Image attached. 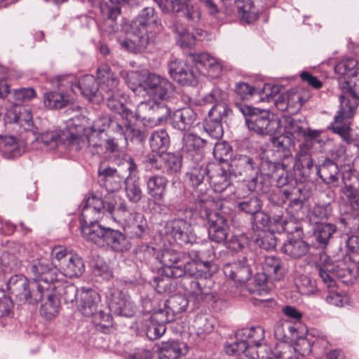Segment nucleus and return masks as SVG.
Instances as JSON below:
<instances>
[{
    "mask_svg": "<svg viewBox=\"0 0 359 359\" xmlns=\"http://www.w3.org/2000/svg\"><path fill=\"white\" fill-rule=\"evenodd\" d=\"M44 262L37 265L34 272H29L31 280L22 274L12 276L7 283L9 292L20 304H36L43 298V283L49 285L60 300L62 299L65 303H73L78 299L80 290L74 284L60 278L56 270L46 261Z\"/></svg>",
    "mask_w": 359,
    "mask_h": 359,
    "instance_id": "f257e3e1",
    "label": "nucleus"
},
{
    "mask_svg": "<svg viewBox=\"0 0 359 359\" xmlns=\"http://www.w3.org/2000/svg\"><path fill=\"white\" fill-rule=\"evenodd\" d=\"M307 143H302L296 155L294 170L304 182H313L320 177L325 184L337 187L339 183V169L337 163L325 158L320 165H314Z\"/></svg>",
    "mask_w": 359,
    "mask_h": 359,
    "instance_id": "f03ea898",
    "label": "nucleus"
},
{
    "mask_svg": "<svg viewBox=\"0 0 359 359\" xmlns=\"http://www.w3.org/2000/svg\"><path fill=\"white\" fill-rule=\"evenodd\" d=\"M51 260L46 257H40L32 261L28 266L29 272H34L37 265L48 262L56 270V274L67 278H78L85 271L83 259L78 255L73 254L66 249L58 246L52 250Z\"/></svg>",
    "mask_w": 359,
    "mask_h": 359,
    "instance_id": "7ed1b4c3",
    "label": "nucleus"
},
{
    "mask_svg": "<svg viewBox=\"0 0 359 359\" xmlns=\"http://www.w3.org/2000/svg\"><path fill=\"white\" fill-rule=\"evenodd\" d=\"M82 236L98 246L107 245L116 252H123L131 248V243L122 232L106 227L99 222L81 226Z\"/></svg>",
    "mask_w": 359,
    "mask_h": 359,
    "instance_id": "20e7f679",
    "label": "nucleus"
},
{
    "mask_svg": "<svg viewBox=\"0 0 359 359\" xmlns=\"http://www.w3.org/2000/svg\"><path fill=\"white\" fill-rule=\"evenodd\" d=\"M222 90L215 88L204 97L205 102L215 103L210 109L208 117L205 118L204 129L210 137L216 140L223 136L222 122H225L228 116L232 114L229 105L222 102Z\"/></svg>",
    "mask_w": 359,
    "mask_h": 359,
    "instance_id": "39448f33",
    "label": "nucleus"
},
{
    "mask_svg": "<svg viewBox=\"0 0 359 359\" xmlns=\"http://www.w3.org/2000/svg\"><path fill=\"white\" fill-rule=\"evenodd\" d=\"M235 107L245 117L248 128L259 135H273L280 128V121L268 110L261 109L238 102Z\"/></svg>",
    "mask_w": 359,
    "mask_h": 359,
    "instance_id": "423d86ee",
    "label": "nucleus"
},
{
    "mask_svg": "<svg viewBox=\"0 0 359 359\" xmlns=\"http://www.w3.org/2000/svg\"><path fill=\"white\" fill-rule=\"evenodd\" d=\"M170 102L149 99L140 102L133 111V119L151 126H159L167 121L170 116Z\"/></svg>",
    "mask_w": 359,
    "mask_h": 359,
    "instance_id": "0eeeda50",
    "label": "nucleus"
},
{
    "mask_svg": "<svg viewBox=\"0 0 359 359\" xmlns=\"http://www.w3.org/2000/svg\"><path fill=\"white\" fill-rule=\"evenodd\" d=\"M259 157V165L256 172L266 180H270L269 183H274L279 188L285 186H293L296 184V178L293 173L288 170V165L284 162H272L270 160L264 159L260 156Z\"/></svg>",
    "mask_w": 359,
    "mask_h": 359,
    "instance_id": "6e6552de",
    "label": "nucleus"
},
{
    "mask_svg": "<svg viewBox=\"0 0 359 359\" xmlns=\"http://www.w3.org/2000/svg\"><path fill=\"white\" fill-rule=\"evenodd\" d=\"M151 99L172 102L175 100V86L168 79L149 73L139 83Z\"/></svg>",
    "mask_w": 359,
    "mask_h": 359,
    "instance_id": "1a4fd4ad",
    "label": "nucleus"
},
{
    "mask_svg": "<svg viewBox=\"0 0 359 359\" xmlns=\"http://www.w3.org/2000/svg\"><path fill=\"white\" fill-rule=\"evenodd\" d=\"M214 283L212 280H194L190 278L181 282V288L193 299L196 304L216 303L219 299L218 293L212 288Z\"/></svg>",
    "mask_w": 359,
    "mask_h": 359,
    "instance_id": "9d476101",
    "label": "nucleus"
},
{
    "mask_svg": "<svg viewBox=\"0 0 359 359\" xmlns=\"http://www.w3.org/2000/svg\"><path fill=\"white\" fill-rule=\"evenodd\" d=\"M36 140L50 149H54L62 144L70 150L79 151L85 145L84 138L69 129L62 131V133L53 130L46 131L40 134Z\"/></svg>",
    "mask_w": 359,
    "mask_h": 359,
    "instance_id": "9b49d317",
    "label": "nucleus"
},
{
    "mask_svg": "<svg viewBox=\"0 0 359 359\" xmlns=\"http://www.w3.org/2000/svg\"><path fill=\"white\" fill-rule=\"evenodd\" d=\"M114 200L111 197L102 198L93 194L86 201L82 208L81 227L98 222L101 213L112 212L114 210Z\"/></svg>",
    "mask_w": 359,
    "mask_h": 359,
    "instance_id": "f8f14e48",
    "label": "nucleus"
},
{
    "mask_svg": "<svg viewBox=\"0 0 359 359\" xmlns=\"http://www.w3.org/2000/svg\"><path fill=\"white\" fill-rule=\"evenodd\" d=\"M144 164L147 167L160 171L165 175L179 173L182 165V156L178 153L167 152L161 155L149 154Z\"/></svg>",
    "mask_w": 359,
    "mask_h": 359,
    "instance_id": "ddd939ff",
    "label": "nucleus"
},
{
    "mask_svg": "<svg viewBox=\"0 0 359 359\" xmlns=\"http://www.w3.org/2000/svg\"><path fill=\"white\" fill-rule=\"evenodd\" d=\"M51 83L53 86L57 88V91H49L44 94V105L50 109H58L67 107L70 102V97L65 90L69 88L70 76H57L51 79Z\"/></svg>",
    "mask_w": 359,
    "mask_h": 359,
    "instance_id": "4468645a",
    "label": "nucleus"
},
{
    "mask_svg": "<svg viewBox=\"0 0 359 359\" xmlns=\"http://www.w3.org/2000/svg\"><path fill=\"white\" fill-rule=\"evenodd\" d=\"M164 233L172 238L178 245L184 246L196 242V236L192 232L190 224L182 217L166 222L163 226Z\"/></svg>",
    "mask_w": 359,
    "mask_h": 359,
    "instance_id": "2eb2a0df",
    "label": "nucleus"
},
{
    "mask_svg": "<svg viewBox=\"0 0 359 359\" xmlns=\"http://www.w3.org/2000/svg\"><path fill=\"white\" fill-rule=\"evenodd\" d=\"M201 217L206 218L205 226L208 228L210 240L217 243H222L226 241L229 231V226L226 216L221 212L214 211L212 213L202 212Z\"/></svg>",
    "mask_w": 359,
    "mask_h": 359,
    "instance_id": "dca6fc26",
    "label": "nucleus"
},
{
    "mask_svg": "<svg viewBox=\"0 0 359 359\" xmlns=\"http://www.w3.org/2000/svg\"><path fill=\"white\" fill-rule=\"evenodd\" d=\"M302 227L297 226L294 231L288 233L287 240L283 243L280 251L293 259H299L305 256L310 250V245L302 238Z\"/></svg>",
    "mask_w": 359,
    "mask_h": 359,
    "instance_id": "f3484780",
    "label": "nucleus"
},
{
    "mask_svg": "<svg viewBox=\"0 0 359 359\" xmlns=\"http://www.w3.org/2000/svg\"><path fill=\"white\" fill-rule=\"evenodd\" d=\"M119 163L125 166L129 172L123 182L126 196L131 203H137L142 200L143 193L139 178L133 175L137 170V165L131 157L121 159Z\"/></svg>",
    "mask_w": 359,
    "mask_h": 359,
    "instance_id": "a211bd4d",
    "label": "nucleus"
},
{
    "mask_svg": "<svg viewBox=\"0 0 359 359\" xmlns=\"http://www.w3.org/2000/svg\"><path fill=\"white\" fill-rule=\"evenodd\" d=\"M118 43L122 49L134 53L144 52L150 43V39L146 31L141 30L138 27L130 25L126 32V36L123 39H118Z\"/></svg>",
    "mask_w": 359,
    "mask_h": 359,
    "instance_id": "6ab92c4d",
    "label": "nucleus"
},
{
    "mask_svg": "<svg viewBox=\"0 0 359 359\" xmlns=\"http://www.w3.org/2000/svg\"><path fill=\"white\" fill-rule=\"evenodd\" d=\"M285 133L292 140L306 142L317 140L321 134L320 130L311 129L305 121L288 117L286 120Z\"/></svg>",
    "mask_w": 359,
    "mask_h": 359,
    "instance_id": "aec40b11",
    "label": "nucleus"
},
{
    "mask_svg": "<svg viewBox=\"0 0 359 359\" xmlns=\"http://www.w3.org/2000/svg\"><path fill=\"white\" fill-rule=\"evenodd\" d=\"M100 84V102L108 96L118 95L119 79L107 64H102L97 70Z\"/></svg>",
    "mask_w": 359,
    "mask_h": 359,
    "instance_id": "412c9836",
    "label": "nucleus"
},
{
    "mask_svg": "<svg viewBox=\"0 0 359 359\" xmlns=\"http://www.w3.org/2000/svg\"><path fill=\"white\" fill-rule=\"evenodd\" d=\"M187 253L165 248L158 253L156 258L162 264V275L166 278H174L176 270L185 262Z\"/></svg>",
    "mask_w": 359,
    "mask_h": 359,
    "instance_id": "4be33fe9",
    "label": "nucleus"
},
{
    "mask_svg": "<svg viewBox=\"0 0 359 359\" xmlns=\"http://www.w3.org/2000/svg\"><path fill=\"white\" fill-rule=\"evenodd\" d=\"M340 87L344 93L339 96L340 104H345L346 110L351 114L359 104V68L348 81H340Z\"/></svg>",
    "mask_w": 359,
    "mask_h": 359,
    "instance_id": "5701e85b",
    "label": "nucleus"
},
{
    "mask_svg": "<svg viewBox=\"0 0 359 359\" xmlns=\"http://www.w3.org/2000/svg\"><path fill=\"white\" fill-rule=\"evenodd\" d=\"M108 307L109 312L116 316L131 318L136 313L135 305L122 291L114 289L110 292L108 297Z\"/></svg>",
    "mask_w": 359,
    "mask_h": 359,
    "instance_id": "b1692460",
    "label": "nucleus"
},
{
    "mask_svg": "<svg viewBox=\"0 0 359 359\" xmlns=\"http://www.w3.org/2000/svg\"><path fill=\"white\" fill-rule=\"evenodd\" d=\"M171 78L182 86H196L197 73L194 67L181 60H174L168 64Z\"/></svg>",
    "mask_w": 359,
    "mask_h": 359,
    "instance_id": "393cba45",
    "label": "nucleus"
},
{
    "mask_svg": "<svg viewBox=\"0 0 359 359\" xmlns=\"http://www.w3.org/2000/svg\"><path fill=\"white\" fill-rule=\"evenodd\" d=\"M125 177L115 168L100 165L97 170L100 186L108 192L114 193L122 188Z\"/></svg>",
    "mask_w": 359,
    "mask_h": 359,
    "instance_id": "a878e982",
    "label": "nucleus"
},
{
    "mask_svg": "<svg viewBox=\"0 0 359 359\" xmlns=\"http://www.w3.org/2000/svg\"><path fill=\"white\" fill-rule=\"evenodd\" d=\"M252 260L243 257L233 262L226 263L223 266L224 273L235 282L245 283L250 279L252 274Z\"/></svg>",
    "mask_w": 359,
    "mask_h": 359,
    "instance_id": "bb28decb",
    "label": "nucleus"
},
{
    "mask_svg": "<svg viewBox=\"0 0 359 359\" xmlns=\"http://www.w3.org/2000/svg\"><path fill=\"white\" fill-rule=\"evenodd\" d=\"M342 189L348 203L354 210H359V177L356 170H346L341 175Z\"/></svg>",
    "mask_w": 359,
    "mask_h": 359,
    "instance_id": "cd10ccee",
    "label": "nucleus"
},
{
    "mask_svg": "<svg viewBox=\"0 0 359 359\" xmlns=\"http://www.w3.org/2000/svg\"><path fill=\"white\" fill-rule=\"evenodd\" d=\"M192 62L196 70L201 74L212 78L219 77L222 72V65L207 53H201L191 55Z\"/></svg>",
    "mask_w": 359,
    "mask_h": 359,
    "instance_id": "c85d7f7f",
    "label": "nucleus"
},
{
    "mask_svg": "<svg viewBox=\"0 0 359 359\" xmlns=\"http://www.w3.org/2000/svg\"><path fill=\"white\" fill-rule=\"evenodd\" d=\"M146 191L147 195L152 199L155 204L163 202L167 193L169 184L168 179L162 175L154 174L144 178Z\"/></svg>",
    "mask_w": 359,
    "mask_h": 359,
    "instance_id": "c756f323",
    "label": "nucleus"
},
{
    "mask_svg": "<svg viewBox=\"0 0 359 359\" xmlns=\"http://www.w3.org/2000/svg\"><path fill=\"white\" fill-rule=\"evenodd\" d=\"M69 88L76 93L79 91L89 100L100 102V84L97 79L93 76L86 74L81 77L77 83H74L70 77Z\"/></svg>",
    "mask_w": 359,
    "mask_h": 359,
    "instance_id": "7c9ffc66",
    "label": "nucleus"
},
{
    "mask_svg": "<svg viewBox=\"0 0 359 359\" xmlns=\"http://www.w3.org/2000/svg\"><path fill=\"white\" fill-rule=\"evenodd\" d=\"M208 200L205 198H200L196 201V208L182 206L180 208H175L178 217L184 219L190 225L191 223L201 224L205 225L206 223V218L201 217L202 212H207V213L214 212L215 210H210L208 205Z\"/></svg>",
    "mask_w": 359,
    "mask_h": 359,
    "instance_id": "2f4dec72",
    "label": "nucleus"
},
{
    "mask_svg": "<svg viewBox=\"0 0 359 359\" xmlns=\"http://www.w3.org/2000/svg\"><path fill=\"white\" fill-rule=\"evenodd\" d=\"M78 309L85 316L90 317L98 309L100 303V296L91 288L81 287L76 299Z\"/></svg>",
    "mask_w": 359,
    "mask_h": 359,
    "instance_id": "473e14b6",
    "label": "nucleus"
},
{
    "mask_svg": "<svg viewBox=\"0 0 359 359\" xmlns=\"http://www.w3.org/2000/svg\"><path fill=\"white\" fill-rule=\"evenodd\" d=\"M259 165V157L243 154H236L231 158L229 168L234 177L250 175L256 172Z\"/></svg>",
    "mask_w": 359,
    "mask_h": 359,
    "instance_id": "72a5a7b5",
    "label": "nucleus"
},
{
    "mask_svg": "<svg viewBox=\"0 0 359 359\" xmlns=\"http://www.w3.org/2000/svg\"><path fill=\"white\" fill-rule=\"evenodd\" d=\"M346 106L344 104H340V109L338 114L334 116V121L330 124L329 129L334 133L339 135L341 139L347 144H351L354 141V138L351 135V128L350 126L343 123L344 119L351 118L355 110H352L351 114L346 110Z\"/></svg>",
    "mask_w": 359,
    "mask_h": 359,
    "instance_id": "f704fd0d",
    "label": "nucleus"
},
{
    "mask_svg": "<svg viewBox=\"0 0 359 359\" xmlns=\"http://www.w3.org/2000/svg\"><path fill=\"white\" fill-rule=\"evenodd\" d=\"M170 123L171 126L180 131L189 130L193 127L197 119V114L191 107L178 109L170 113Z\"/></svg>",
    "mask_w": 359,
    "mask_h": 359,
    "instance_id": "c9c22d12",
    "label": "nucleus"
},
{
    "mask_svg": "<svg viewBox=\"0 0 359 359\" xmlns=\"http://www.w3.org/2000/svg\"><path fill=\"white\" fill-rule=\"evenodd\" d=\"M90 130L102 134L106 133L107 135L114 133L127 140L126 127L121 124L116 118L109 116H101L94 121Z\"/></svg>",
    "mask_w": 359,
    "mask_h": 359,
    "instance_id": "e433bc0d",
    "label": "nucleus"
},
{
    "mask_svg": "<svg viewBox=\"0 0 359 359\" xmlns=\"http://www.w3.org/2000/svg\"><path fill=\"white\" fill-rule=\"evenodd\" d=\"M208 180L210 185L215 192H222L231 184V175H233L231 168L227 170L219 165L210 166Z\"/></svg>",
    "mask_w": 359,
    "mask_h": 359,
    "instance_id": "4c0bfd02",
    "label": "nucleus"
},
{
    "mask_svg": "<svg viewBox=\"0 0 359 359\" xmlns=\"http://www.w3.org/2000/svg\"><path fill=\"white\" fill-rule=\"evenodd\" d=\"M183 149L193 162L202 161L203 148L207 141L194 133L184 134L183 136Z\"/></svg>",
    "mask_w": 359,
    "mask_h": 359,
    "instance_id": "58836bf2",
    "label": "nucleus"
},
{
    "mask_svg": "<svg viewBox=\"0 0 359 359\" xmlns=\"http://www.w3.org/2000/svg\"><path fill=\"white\" fill-rule=\"evenodd\" d=\"M130 25L148 33L149 29H158L161 27V20L153 7H146L140 11Z\"/></svg>",
    "mask_w": 359,
    "mask_h": 359,
    "instance_id": "ea45409f",
    "label": "nucleus"
},
{
    "mask_svg": "<svg viewBox=\"0 0 359 359\" xmlns=\"http://www.w3.org/2000/svg\"><path fill=\"white\" fill-rule=\"evenodd\" d=\"M287 188L282 191L283 203L287 200L290 201L288 206L294 211H298L303 207L304 202L308 198L306 191L302 189V184H298L296 179V184L293 186H286Z\"/></svg>",
    "mask_w": 359,
    "mask_h": 359,
    "instance_id": "a19ab883",
    "label": "nucleus"
},
{
    "mask_svg": "<svg viewBox=\"0 0 359 359\" xmlns=\"http://www.w3.org/2000/svg\"><path fill=\"white\" fill-rule=\"evenodd\" d=\"M185 262L176 270L174 278H180L181 282L187 278H191L194 280H198V252H191L189 255H186Z\"/></svg>",
    "mask_w": 359,
    "mask_h": 359,
    "instance_id": "79ce46f5",
    "label": "nucleus"
},
{
    "mask_svg": "<svg viewBox=\"0 0 359 359\" xmlns=\"http://www.w3.org/2000/svg\"><path fill=\"white\" fill-rule=\"evenodd\" d=\"M210 166L205 162H194V165L187 172L189 184L194 189H198L204 184L205 180H208Z\"/></svg>",
    "mask_w": 359,
    "mask_h": 359,
    "instance_id": "37998d69",
    "label": "nucleus"
},
{
    "mask_svg": "<svg viewBox=\"0 0 359 359\" xmlns=\"http://www.w3.org/2000/svg\"><path fill=\"white\" fill-rule=\"evenodd\" d=\"M225 6H231L233 4L236 6L241 20L250 24L258 18V10L255 7L251 0H221Z\"/></svg>",
    "mask_w": 359,
    "mask_h": 359,
    "instance_id": "c03bdc74",
    "label": "nucleus"
},
{
    "mask_svg": "<svg viewBox=\"0 0 359 359\" xmlns=\"http://www.w3.org/2000/svg\"><path fill=\"white\" fill-rule=\"evenodd\" d=\"M335 224L316 222L313 229V236L320 248H325L333 234L337 231Z\"/></svg>",
    "mask_w": 359,
    "mask_h": 359,
    "instance_id": "a18cd8bd",
    "label": "nucleus"
},
{
    "mask_svg": "<svg viewBox=\"0 0 359 359\" xmlns=\"http://www.w3.org/2000/svg\"><path fill=\"white\" fill-rule=\"evenodd\" d=\"M42 284L44 285V289L43 290V297H46V301L41 304L40 312L46 318L51 319L59 311L60 300L56 294L52 291V289L49 288V285H44L43 283Z\"/></svg>",
    "mask_w": 359,
    "mask_h": 359,
    "instance_id": "49530a36",
    "label": "nucleus"
},
{
    "mask_svg": "<svg viewBox=\"0 0 359 359\" xmlns=\"http://www.w3.org/2000/svg\"><path fill=\"white\" fill-rule=\"evenodd\" d=\"M104 100L110 110L119 114L126 121L133 120V111L124 103L126 98L121 92L118 93V96L113 95V96L104 97Z\"/></svg>",
    "mask_w": 359,
    "mask_h": 359,
    "instance_id": "de8ad7c7",
    "label": "nucleus"
},
{
    "mask_svg": "<svg viewBox=\"0 0 359 359\" xmlns=\"http://www.w3.org/2000/svg\"><path fill=\"white\" fill-rule=\"evenodd\" d=\"M151 150L156 155H161L167 153L170 145V136L165 129H159L152 132L149 139Z\"/></svg>",
    "mask_w": 359,
    "mask_h": 359,
    "instance_id": "09e8293b",
    "label": "nucleus"
},
{
    "mask_svg": "<svg viewBox=\"0 0 359 359\" xmlns=\"http://www.w3.org/2000/svg\"><path fill=\"white\" fill-rule=\"evenodd\" d=\"M184 344L178 341H163L158 346V359H178L182 353Z\"/></svg>",
    "mask_w": 359,
    "mask_h": 359,
    "instance_id": "8fccbe9b",
    "label": "nucleus"
},
{
    "mask_svg": "<svg viewBox=\"0 0 359 359\" xmlns=\"http://www.w3.org/2000/svg\"><path fill=\"white\" fill-rule=\"evenodd\" d=\"M351 235L346 241V255L355 264H359V223L351 227Z\"/></svg>",
    "mask_w": 359,
    "mask_h": 359,
    "instance_id": "3c124183",
    "label": "nucleus"
},
{
    "mask_svg": "<svg viewBox=\"0 0 359 359\" xmlns=\"http://www.w3.org/2000/svg\"><path fill=\"white\" fill-rule=\"evenodd\" d=\"M0 152L5 158H14L21 155L17 140L11 135H0Z\"/></svg>",
    "mask_w": 359,
    "mask_h": 359,
    "instance_id": "603ef678",
    "label": "nucleus"
},
{
    "mask_svg": "<svg viewBox=\"0 0 359 359\" xmlns=\"http://www.w3.org/2000/svg\"><path fill=\"white\" fill-rule=\"evenodd\" d=\"M271 143L279 154V158L283 161L292 158V154L290 149L294 144L293 140L287 135H280L271 137Z\"/></svg>",
    "mask_w": 359,
    "mask_h": 359,
    "instance_id": "864d4df0",
    "label": "nucleus"
},
{
    "mask_svg": "<svg viewBox=\"0 0 359 359\" xmlns=\"http://www.w3.org/2000/svg\"><path fill=\"white\" fill-rule=\"evenodd\" d=\"M253 241L258 247L266 251L275 249L277 245V238L274 232L270 230L257 231L254 235Z\"/></svg>",
    "mask_w": 359,
    "mask_h": 359,
    "instance_id": "5fc2aeb1",
    "label": "nucleus"
},
{
    "mask_svg": "<svg viewBox=\"0 0 359 359\" xmlns=\"http://www.w3.org/2000/svg\"><path fill=\"white\" fill-rule=\"evenodd\" d=\"M205 252H198V279L210 280L217 271V264L210 260H205Z\"/></svg>",
    "mask_w": 359,
    "mask_h": 359,
    "instance_id": "6e6d98bb",
    "label": "nucleus"
},
{
    "mask_svg": "<svg viewBox=\"0 0 359 359\" xmlns=\"http://www.w3.org/2000/svg\"><path fill=\"white\" fill-rule=\"evenodd\" d=\"M6 122L23 125L24 123H29L32 120L31 111L24 107H15L10 110L6 114Z\"/></svg>",
    "mask_w": 359,
    "mask_h": 359,
    "instance_id": "4d7b16f0",
    "label": "nucleus"
},
{
    "mask_svg": "<svg viewBox=\"0 0 359 359\" xmlns=\"http://www.w3.org/2000/svg\"><path fill=\"white\" fill-rule=\"evenodd\" d=\"M262 269L263 273L269 278L279 280L282 276L281 261L273 256L266 257Z\"/></svg>",
    "mask_w": 359,
    "mask_h": 359,
    "instance_id": "13d9d810",
    "label": "nucleus"
},
{
    "mask_svg": "<svg viewBox=\"0 0 359 359\" xmlns=\"http://www.w3.org/2000/svg\"><path fill=\"white\" fill-rule=\"evenodd\" d=\"M358 61L354 58H347L338 62L335 67L334 71L337 74L343 76V81H348L355 72H358Z\"/></svg>",
    "mask_w": 359,
    "mask_h": 359,
    "instance_id": "bf43d9fd",
    "label": "nucleus"
},
{
    "mask_svg": "<svg viewBox=\"0 0 359 359\" xmlns=\"http://www.w3.org/2000/svg\"><path fill=\"white\" fill-rule=\"evenodd\" d=\"M188 305V299L180 294L172 295L165 303L166 309L168 311L172 312L173 315L181 313L186 310Z\"/></svg>",
    "mask_w": 359,
    "mask_h": 359,
    "instance_id": "052dcab7",
    "label": "nucleus"
},
{
    "mask_svg": "<svg viewBox=\"0 0 359 359\" xmlns=\"http://www.w3.org/2000/svg\"><path fill=\"white\" fill-rule=\"evenodd\" d=\"M277 211L271 210L270 219L271 226L269 230L273 232L281 233L286 229L287 221L286 217H284V210L279 206L275 207Z\"/></svg>",
    "mask_w": 359,
    "mask_h": 359,
    "instance_id": "680f3d73",
    "label": "nucleus"
},
{
    "mask_svg": "<svg viewBox=\"0 0 359 359\" xmlns=\"http://www.w3.org/2000/svg\"><path fill=\"white\" fill-rule=\"evenodd\" d=\"M336 262L332 261L326 254L320 255V263L317 265V268L318 275L323 283H332V281L330 280L331 278H329L330 276L329 273L330 270H334L332 266Z\"/></svg>",
    "mask_w": 359,
    "mask_h": 359,
    "instance_id": "e2e57ef3",
    "label": "nucleus"
},
{
    "mask_svg": "<svg viewBox=\"0 0 359 359\" xmlns=\"http://www.w3.org/2000/svg\"><path fill=\"white\" fill-rule=\"evenodd\" d=\"M334 270H330V272L329 273L330 280L332 281V283H324L327 287L332 288L335 286L336 285V278H342L347 277L351 275V271L350 269L346 266V263L343 261H337L335 264H334L333 266Z\"/></svg>",
    "mask_w": 359,
    "mask_h": 359,
    "instance_id": "0e129e2a",
    "label": "nucleus"
},
{
    "mask_svg": "<svg viewBox=\"0 0 359 359\" xmlns=\"http://www.w3.org/2000/svg\"><path fill=\"white\" fill-rule=\"evenodd\" d=\"M233 148L226 141L218 142L215 144L213 156L219 162H226L231 160L233 156Z\"/></svg>",
    "mask_w": 359,
    "mask_h": 359,
    "instance_id": "69168bd1",
    "label": "nucleus"
},
{
    "mask_svg": "<svg viewBox=\"0 0 359 359\" xmlns=\"http://www.w3.org/2000/svg\"><path fill=\"white\" fill-rule=\"evenodd\" d=\"M238 209L253 217L262 208V201L258 197H251L238 203Z\"/></svg>",
    "mask_w": 359,
    "mask_h": 359,
    "instance_id": "338daca9",
    "label": "nucleus"
},
{
    "mask_svg": "<svg viewBox=\"0 0 359 359\" xmlns=\"http://www.w3.org/2000/svg\"><path fill=\"white\" fill-rule=\"evenodd\" d=\"M234 92L237 99L241 100H250L255 94L261 93L257 88L245 82L237 83Z\"/></svg>",
    "mask_w": 359,
    "mask_h": 359,
    "instance_id": "774afa93",
    "label": "nucleus"
}]
</instances>
